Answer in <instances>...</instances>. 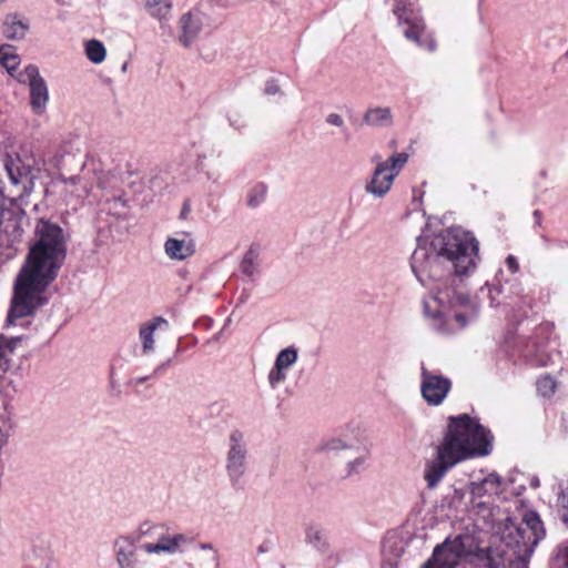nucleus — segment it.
Wrapping results in <instances>:
<instances>
[{
	"instance_id": "nucleus-18",
	"label": "nucleus",
	"mask_w": 568,
	"mask_h": 568,
	"mask_svg": "<svg viewBox=\"0 0 568 568\" xmlns=\"http://www.w3.org/2000/svg\"><path fill=\"white\" fill-rule=\"evenodd\" d=\"M168 321L162 316H155L141 324L139 328V338L142 345V353L150 354L154 352V333L162 326H168Z\"/></svg>"
},
{
	"instance_id": "nucleus-27",
	"label": "nucleus",
	"mask_w": 568,
	"mask_h": 568,
	"mask_svg": "<svg viewBox=\"0 0 568 568\" xmlns=\"http://www.w3.org/2000/svg\"><path fill=\"white\" fill-rule=\"evenodd\" d=\"M4 169L7 171L8 178L13 185H18L21 183L22 178L27 176L24 169L20 165V160L13 159L10 155H7L4 159Z\"/></svg>"
},
{
	"instance_id": "nucleus-33",
	"label": "nucleus",
	"mask_w": 568,
	"mask_h": 568,
	"mask_svg": "<svg viewBox=\"0 0 568 568\" xmlns=\"http://www.w3.org/2000/svg\"><path fill=\"white\" fill-rule=\"evenodd\" d=\"M558 504L560 507L566 509L562 519L566 524H568V483L565 486L560 487V493L558 495Z\"/></svg>"
},
{
	"instance_id": "nucleus-38",
	"label": "nucleus",
	"mask_w": 568,
	"mask_h": 568,
	"mask_svg": "<svg viewBox=\"0 0 568 568\" xmlns=\"http://www.w3.org/2000/svg\"><path fill=\"white\" fill-rule=\"evenodd\" d=\"M506 266L511 273H517L519 270V264L515 256L508 255L506 258Z\"/></svg>"
},
{
	"instance_id": "nucleus-21",
	"label": "nucleus",
	"mask_w": 568,
	"mask_h": 568,
	"mask_svg": "<svg viewBox=\"0 0 568 568\" xmlns=\"http://www.w3.org/2000/svg\"><path fill=\"white\" fill-rule=\"evenodd\" d=\"M390 116L388 108L371 106L363 114V122L373 128H379L386 124Z\"/></svg>"
},
{
	"instance_id": "nucleus-22",
	"label": "nucleus",
	"mask_w": 568,
	"mask_h": 568,
	"mask_svg": "<svg viewBox=\"0 0 568 568\" xmlns=\"http://www.w3.org/2000/svg\"><path fill=\"white\" fill-rule=\"evenodd\" d=\"M20 338H6L0 336V377L9 369L11 365V355Z\"/></svg>"
},
{
	"instance_id": "nucleus-19",
	"label": "nucleus",
	"mask_w": 568,
	"mask_h": 568,
	"mask_svg": "<svg viewBox=\"0 0 568 568\" xmlns=\"http://www.w3.org/2000/svg\"><path fill=\"white\" fill-rule=\"evenodd\" d=\"M28 30V22L23 21L16 14L7 16L2 26V32L4 37L10 40L23 39Z\"/></svg>"
},
{
	"instance_id": "nucleus-14",
	"label": "nucleus",
	"mask_w": 568,
	"mask_h": 568,
	"mask_svg": "<svg viewBox=\"0 0 568 568\" xmlns=\"http://www.w3.org/2000/svg\"><path fill=\"white\" fill-rule=\"evenodd\" d=\"M504 486L505 483L495 473L477 478L468 486L470 503L478 500H494L495 496H499L503 493Z\"/></svg>"
},
{
	"instance_id": "nucleus-15",
	"label": "nucleus",
	"mask_w": 568,
	"mask_h": 568,
	"mask_svg": "<svg viewBox=\"0 0 568 568\" xmlns=\"http://www.w3.org/2000/svg\"><path fill=\"white\" fill-rule=\"evenodd\" d=\"M297 359L298 351L294 346H288L278 352L274 365L267 374L271 388L275 389L286 381L287 371L296 364Z\"/></svg>"
},
{
	"instance_id": "nucleus-46",
	"label": "nucleus",
	"mask_w": 568,
	"mask_h": 568,
	"mask_svg": "<svg viewBox=\"0 0 568 568\" xmlns=\"http://www.w3.org/2000/svg\"><path fill=\"white\" fill-rule=\"evenodd\" d=\"M513 504H514L515 506H517L518 500H517V499L513 500Z\"/></svg>"
},
{
	"instance_id": "nucleus-30",
	"label": "nucleus",
	"mask_w": 568,
	"mask_h": 568,
	"mask_svg": "<svg viewBox=\"0 0 568 568\" xmlns=\"http://www.w3.org/2000/svg\"><path fill=\"white\" fill-rule=\"evenodd\" d=\"M366 462H367V453L362 454V455L357 456L356 458L349 460L345 465V477H351V476H354V475L363 471L365 469Z\"/></svg>"
},
{
	"instance_id": "nucleus-1",
	"label": "nucleus",
	"mask_w": 568,
	"mask_h": 568,
	"mask_svg": "<svg viewBox=\"0 0 568 568\" xmlns=\"http://www.w3.org/2000/svg\"><path fill=\"white\" fill-rule=\"evenodd\" d=\"M477 258L478 242L470 232L462 227L444 230L430 241L418 240L410 265L419 283L430 290L423 301L424 313L437 322L438 329H444V324L452 318L464 327L476 316L474 308L470 312L453 311V307L468 303V298L456 294L449 287L442 290L440 283L453 272L464 275L474 271Z\"/></svg>"
},
{
	"instance_id": "nucleus-31",
	"label": "nucleus",
	"mask_w": 568,
	"mask_h": 568,
	"mask_svg": "<svg viewBox=\"0 0 568 568\" xmlns=\"http://www.w3.org/2000/svg\"><path fill=\"white\" fill-rule=\"evenodd\" d=\"M257 255L256 250L250 248L243 257L241 268L247 276H253L256 272Z\"/></svg>"
},
{
	"instance_id": "nucleus-9",
	"label": "nucleus",
	"mask_w": 568,
	"mask_h": 568,
	"mask_svg": "<svg viewBox=\"0 0 568 568\" xmlns=\"http://www.w3.org/2000/svg\"><path fill=\"white\" fill-rule=\"evenodd\" d=\"M396 13L398 17V28L406 39L429 52L436 50V41L433 34L426 30L419 11L412 7H403L398 8Z\"/></svg>"
},
{
	"instance_id": "nucleus-2",
	"label": "nucleus",
	"mask_w": 568,
	"mask_h": 568,
	"mask_svg": "<svg viewBox=\"0 0 568 568\" xmlns=\"http://www.w3.org/2000/svg\"><path fill=\"white\" fill-rule=\"evenodd\" d=\"M37 240L16 284L8 324L33 313L44 301L41 294L55 280L67 254L63 231L57 224L40 221L36 227Z\"/></svg>"
},
{
	"instance_id": "nucleus-12",
	"label": "nucleus",
	"mask_w": 568,
	"mask_h": 568,
	"mask_svg": "<svg viewBox=\"0 0 568 568\" xmlns=\"http://www.w3.org/2000/svg\"><path fill=\"white\" fill-rule=\"evenodd\" d=\"M452 388L449 378L422 367L420 390L423 398L433 406L444 402Z\"/></svg>"
},
{
	"instance_id": "nucleus-44",
	"label": "nucleus",
	"mask_w": 568,
	"mask_h": 568,
	"mask_svg": "<svg viewBox=\"0 0 568 568\" xmlns=\"http://www.w3.org/2000/svg\"><path fill=\"white\" fill-rule=\"evenodd\" d=\"M122 70H123V71H125V70H126V63H124V64H123Z\"/></svg>"
},
{
	"instance_id": "nucleus-36",
	"label": "nucleus",
	"mask_w": 568,
	"mask_h": 568,
	"mask_svg": "<svg viewBox=\"0 0 568 568\" xmlns=\"http://www.w3.org/2000/svg\"><path fill=\"white\" fill-rule=\"evenodd\" d=\"M407 160L408 155L406 153H399L396 156H393V179L403 168V165L407 162Z\"/></svg>"
},
{
	"instance_id": "nucleus-13",
	"label": "nucleus",
	"mask_w": 568,
	"mask_h": 568,
	"mask_svg": "<svg viewBox=\"0 0 568 568\" xmlns=\"http://www.w3.org/2000/svg\"><path fill=\"white\" fill-rule=\"evenodd\" d=\"M205 21V16L200 9H193L181 16L179 20L178 41L184 48H189L199 38Z\"/></svg>"
},
{
	"instance_id": "nucleus-34",
	"label": "nucleus",
	"mask_w": 568,
	"mask_h": 568,
	"mask_svg": "<svg viewBox=\"0 0 568 568\" xmlns=\"http://www.w3.org/2000/svg\"><path fill=\"white\" fill-rule=\"evenodd\" d=\"M325 123L329 126H335V128H338V129H343L345 128V120L344 118L336 113V112H331L328 113L326 116H325Z\"/></svg>"
},
{
	"instance_id": "nucleus-41",
	"label": "nucleus",
	"mask_w": 568,
	"mask_h": 568,
	"mask_svg": "<svg viewBox=\"0 0 568 568\" xmlns=\"http://www.w3.org/2000/svg\"><path fill=\"white\" fill-rule=\"evenodd\" d=\"M146 379H148V377H140V378L132 381V383L135 385H139V384H142L143 382H145Z\"/></svg>"
},
{
	"instance_id": "nucleus-20",
	"label": "nucleus",
	"mask_w": 568,
	"mask_h": 568,
	"mask_svg": "<svg viewBox=\"0 0 568 568\" xmlns=\"http://www.w3.org/2000/svg\"><path fill=\"white\" fill-rule=\"evenodd\" d=\"M115 546V558L119 568H138L134 547L126 540L118 541Z\"/></svg>"
},
{
	"instance_id": "nucleus-35",
	"label": "nucleus",
	"mask_w": 568,
	"mask_h": 568,
	"mask_svg": "<svg viewBox=\"0 0 568 568\" xmlns=\"http://www.w3.org/2000/svg\"><path fill=\"white\" fill-rule=\"evenodd\" d=\"M199 548L201 550H207V551H211V557H210V560L212 561V564L217 567L219 566V554H217V550L214 548V546L211 544V542H201L199 545Z\"/></svg>"
},
{
	"instance_id": "nucleus-4",
	"label": "nucleus",
	"mask_w": 568,
	"mask_h": 568,
	"mask_svg": "<svg viewBox=\"0 0 568 568\" xmlns=\"http://www.w3.org/2000/svg\"><path fill=\"white\" fill-rule=\"evenodd\" d=\"M471 513L481 520L493 532L499 536L501 542L513 550L517 568H528L535 547L545 537V527L539 515L534 510H527L521 523H515L509 514L510 507L501 508L495 500L473 501Z\"/></svg>"
},
{
	"instance_id": "nucleus-39",
	"label": "nucleus",
	"mask_w": 568,
	"mask_h": 568,
	"mask_svg": "<svg viewBox=\"0 0 568 568\" xmlns=\"http://www.w3.org/2000/svg\"><path fill=\"white\" fill-rule=\"evenodd\" d=\"M560 556L564 561V565L566 566V568H568V544L562 547Z\"/></svg>"
},
{
	"instance_id": "nucleus-48",
	"label": "nucleus",
	"mask_w": 568,
	"mask_h": 568,
	"mask_svg": "<svg viewBox=\"0 0 568 568\" xmlns=\"http://www.w3.org/2000/svg\"><path fill=\"white\" fill-rule=\"evenodd\" d=\"M58 2H60V0H57Z\"/></svg>"
},
{
	"instance_id": "nucleus-43",
	"label": "nucleus",
	"mask_w": 568,
	"mask_h": 568,
	"mask_svg": "<svg viewBox=\"0 0 568 568\" xmlns=\"http://www.w3.org/2000/svg\"><path fill=\"white\" fill-rule=\"evenodd\" d=\"M517 295L521 293V288L519 287V285L516 286V292H515Z\"/></svg>"
},
{
	"instance_id": "nucleus-23",
	"label": "nucleus",
	"mask_w": 568,
	"mask_h": 568,
	"mask_svg": "<svg viewBox=\"0 0 568 568\" xmlns=\"http://www.w3.org/2000/svg\"><path fill=\"white\" fill-rule=\"evenodd\" d=\"M268 186L264 182L253 183L246 192V205L250 209H256L262 205L267 197Z\"/></svg>"
},
{
	"instance_id": "nucleus-8",
	"label": "nucleus",
	"mask_w": 568,
	"mask_h": 568,
	"mask_svg": "<svg viewBox=\"0 0 568 568\" xmlns=\"http://www.w3.org/2000/svg\"><path fill=\"white\" fill-rule=\"evenodd\" d=\"M500 352L513 365H516L515 357L517 355L537 366H548L559 357L557 352H547L544 345H538L535 341L527 342L515 334L506 336Z\"/></svg>"
},
{
	"instance_id": "nucleus-40",
	"label": "nucleus",
	"mask_w": 568,
	"mask_h": 568,
	"mask_svg": "<svg viewBox=\"0 0 568 568\" xmlns=\"http://www.w3.org/2000/svg\"><path fill=\"white\" fill-rule=\"evenodd\" d=\"M265 90L268 94H275L278 91V88L275 84H268Z\"/></svg>"
},
{
	"instance_id": "nucleus-24",
	"label": "nucleus",
	"mask_w": 568,
	"mask_h": 568,
	"mask_svg": "<svg viewBox=\"0 0 568 568\" xmlns=\"http://www.w3.org/2000/svg\"><path fill=\"white\" fill-rule=\"evenodd\" d=\"M143 4L148 13L160 21L169 18L172 8L168 0H143Z\"/></svg>"
},
{
	"instance_id": "nucleus-16",
	"label": "nucleus",
	"mask_w": 568,
	"mask_h": 568,
	"mask_svg": "<svg viewBox=\"0 0 568 568\" xmlns=\"http://www.w3.org/2000/svg\"><path fill=\"white\" fill-rule=\"evenodd\" d=\"M390 190V160L377 163L371 180L365 185L366 193L376 199L384 197Z\"/></svg>"
},
{
	"instance_id": "nucleus-3",
	"label": "nucleus",
	"mask_w": 568,
	"mask_h": 568,
	"mask_svg": "<svg viewBox=\"0 0 568 568\" xmlns=\"http://www.w3.org/2000/svg\"><path fill=\"white\" fill-rule=\"evenodd\" d=\"M490 449V433L478 420L466 414L449 417L443 440L435 447V458L425 465L427 487L435 488L454 466L466 459L486 456Z\"/></svg>"
},
{
	"instance_id": "nucleus-47",
	"label": "nucleus",
	"mask_w": 568,
	"mask_h": 568,
	"mask_svg": "<svg viewBox=\"0 0 568 568\" xmlns=\"http://www.w3.org/2000/svg\"><path fill=\"white\" fill-rule=\"evenodd\" d=\"M566 55L568 57V49H567Z\"/></svg>"
},
{
	"instance_id": "nucleus-17",
	"label": "nucleus",
	"mask_w": 568,
	"mask_h": 568,
	"mask_svg": "<svg viewBox=\"0 0 568 568\" xmlns=\"http://www.w3.org/2000/svg\"><path fill=\"white\" fill-rule=\"evenodd\" d=\"M166 256L174 261H184L195 253V243L189 236L169 237L164 243Z\"/></svg>"
},
{
	"instance_id": "nucleus-45",
	"label": "nucleus",
	"mask_w": 568,
	"mask_h": 568,
	"mask_svg": "<svg viewBox=\"0 0 568 568\" xmlns=\"http://www.w3.org/2000/svg\"><path fill=\"white\" fill-rule=\"evenodd\" d=\"M532 485L538 486L539 485L538 480L534 481Z\"/></svg>"
},
{
	"instance_id": "nucleus-10",
	"label": "nucleus",
	"mask_w": 568,
	"mask_h": 568,
	"mask_svg": "<svg viewBox=\"0 0 568 568\" xmlns=\"http://www.w3.org/2000/svg\"><path fill=\"white\" fill-rule=\"evenodd\" d=\"M247 448L244 434L234 429L229 437L225 469L232 483L239 481L246 470Z\"/></svg>"
},
{
	"instance_id": "nucleus-29",
	"label": "nucleus",
	"mask_w": 568,
	"mask_h": 568,
	"mask_svg": "<svg viewBox=\"0 0 568 568\" xmlns=\"http://www.w3.org/2000/svg\"><path fill=\"white\" fill-rule=\"evenodd\" d=\"M349 448H352V445L342 437L327 438L320 446V450L322 452H338Z\"/></svg>"
},
{
	"instance_id": "nucleus-28",
	"label": "nucleus",
	"mask_w": 568,
	"mask_h": 568,
	"mask_svg": "<svg viewBox=\"0 0 568 568\" xmlns=\"http://www.w3.org/2000/svg\"><path fill=\"white\" fill-rule=\"evenodd\" d=\"M306 541L318 550H325L327 547L324 531L318 527H308L306 530Z\"/></svg>"
},
{
	"instance_id": "nucleus-25",
	"label": "nucleus",
	"mask_w": 568,
	"mask_h": 568,
	"mask_svg": "<svg viewBox=\"0 0 568 568\" xmlns=\"http://www.w3.org/2000/svg\"><path fill=\"white\" fill-rule=\"evenodd\" d=\"M0 64L6 68V70L13 75V72L18 69L20 64V58L16 53L13 47L9 44H3L0 47Z\"/></svg>"
},
{
	"instance_id": "nucleus-6",
	"label": "nucleus",
	"mask_w": 568,
	"mask_h": 568,
	"mask_svg": "<svg viewBox=\"0 0 568 568\" xmlns=\"http://www.w3.org/2000/svg\"><path fill=\"white\" fill-rule=\"evenodd\" d=\"M138 539L145 540L140 545V549L148 555H175L182 552V546L193 541L185 534H170L163 524L144 521L138 529Z\"/></svg>"
},
{
	"instance_id": "nucleus-32",
	"label": "nucleus",
	"mask_w": 568,
	"mask_h": 568,
	"mask_svg": "<svg viewBox=\"0 0 568 568\" xmlns=\"http://www.w3.org/2000/svg\"><path fill=\"white\" fill-rule=\"evenodd\" d=\"M556 388H557V383L549 375H545L537 381V390L544 397L552 396Z\"/></svg>"
},
{
	"instance_id": "nucleus-11",
	"label": "nucleus",
	"mask_w": 568,
	"mask_h": 568,
	"mask_svg": "<svg viewBox=\"0 0 568 568\" xmlns=\"http://www.w3.org/2000/svg\"><path fill=\"white\" fill-rule=\"evenodd\" d=\"M19 82L30 88V104L37 114L44 112L49 101V90L44 79L40 75L38 67L29 64L18 75Z\"/></svg>"
},
{
	"instance_id": "nucleus-7",
	"label": "nucleus",
	"mask_w": 568,
	"mask_h": 568,
	"mask_svg": "<svg viewBox=\"0 0 568 568\" xmlns=\"http://www.w3.org/2000/svg\"><path fill=\"white\" fill-rule=\"evenodd\" d=\"M99 182L100 178L97 170L84 162H81L78 174L65 175L60 173L55 179V183L65 203L74 209L87 197L97 196L94 190Z\"/></svg>"
},
{
	"instance_id": "nucleus-37",
	"label": "nucleus",
	"mask_w": 568,
	"mask_h": 568,
	"mask_svg": "<svg viewBox=\"0 0 568 568\" xmlns=\"http://www.w3.org/2000/svg\"><path fill=\"white\" fill-rule=\"evenodd\" d=\"M485 290H487V294H488L489 300H490V305L491 306L497 305L498 303H496V296L501 293L503 287H498V286H494V285L487 284L484 288H481V292H484Z\"/></svg>"
},
{
	"instance_id": "nucleus-42",
	"label": "nucleus",
	"mask_w": 568,
	"mask_h": 568,
	"mask_svg": "<svg viewBox=\"0 0 568 568\" xmlns=\"http://www.w3.org/2000/svg\"><path fill=\"white\" fill-rule=\"evenodd\" d=\"M166 366V364H162L160 366H158L155 369H154V374H159L162 369H164Z\"/></svg>"
},
{
	"instance_id": "nucleus-26",
	"label": "nucleus",
	"mask_w": 568,
	"mask_h": 568,
	"mask_svg": "<svg viewBox=\"0 0 568 568\" xmlns=\"http://www.w3.org/2000/svg\"><path fill=\"white\" fill-rule=\"evenodd\" d=\"M87 58L94 64H100L105 60L106 50L104 44L95 39L85 42L84 45Z\"/></svg>"
},
{
	"instance_id": "nucleus-5",
	"label": "nucleus",
	"mask_w": 568,
	"mask_h": 568,
	"mask_svg": "<svg viewBox=\"0 0 568 568\" xmlns=\"http://www.w3.org/2000/svg\"><path fill=\"white\" fill-rule=\"evenodd\" d=\"M479 546L470 534H463L453 540H446L434 549L433 557L423 568H455L459 560L468 556H478ZM484 568H498L490 556L481 558Z\"/></svg>"
}]
</instances>
